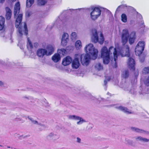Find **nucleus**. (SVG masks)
Masks as SVG:
<instances>
[{"mask_svg": "<svg viewBox=\"0 0 149 149\" xmlns=\"http://www.w3.org/2000/svg\"><path fill=\"white\" fill-rule=\"evenodd\" d=\"M113 49V58L115 63L116 64V61L117 59L118 56H120L121 57L127 56L130 57V48L128 45H126L125 47L120 50L119 51L117 52V49L114 48L113 46L110 47L109 49L107 47L104 46L102 48L101 51L100 57L102 58L103 63L104 64H107L110 62L111 58L112 57V53L111 52V50Z\"/></svg>", "mask_w": 149, "mask_h": 149, "instance_id": "1", "label": "nucleus"}, {"mask_svg": "<svg viewBox=\"0 0 149 149\" xmlns=\"http://www.w3.org/2000/svg\"><path fill=\"white\" fill-rule=\"evenodd\" d=\"M85 50L86 54L84 55H80L77 54L72 63V67L73 68H78L80 66L79 57L80 58L81 63L83 65L87 66L89 63L91 59V56L92 59H95L97 56L98 50L95 49L92 44H89L87 45L85 48Z\"/></svg>", "mask_w": 149, "mask_h": 149, "instance_id": "2", "label": "nucleus"}, {"mask_svg": "<svg viewBox=\"0 0 149 149\" xmlns=\"http://www.w3.org/2000/svg\"><path fill=\"white\" fill-rule=\"evenodd\" d=\"M20 8L19 2L18 1L15 4L14 9V17H16L18 15L16 19L15 25L16 28H18V31L20 36L22 37L24 33L26 36L28 35V30L26 23H24V28L22 25L23 15L22 14H18L19 12Z\"/></svg>", "mask_w": 149, "mask_h": 149, "instance_id": "3", "label": "nucleus"}, {"mask_svg": "<svg viewBox=\"0 0 149 149\" xmlns=\"http://www.w3.org/2000/svg\"><path fill=\"white\" fill-rule=\"evenodd\" d=\"M91 40L94 43L98 42L101 45L103 44L104 41L103 35L102 33H100V38L99 39L97 31L96 30H95L93 31Z\"/></svg>", "mask_w": 149, "mask_h": 149, "instance_id": "4", "label": "nucleus"}, {"mask_svg": "<svg viewBox=\"0 0 149 149\" xmlns=\"http://www.w3.org/2000/svg\"><path fill=\"white\" fill-rule=\"evenodd\" d=\"M145 46V42L143 41L139 42L136 47L135 52L136 54L138 56L141 55L144 50Z\"/></svg>", "mask_w": 149, "mask_h": 149, "instance_id": "5", "label": "nucleus"}, {"mask_svg": "<svg viewBox=\"0 0 149 149\" xmlns=\"http://www.w3.org/2000/svg\"><path fill=\"white\" fill-rule=\"evenodd\" d=\"M101 14V10L98 7H95L93 11L91 13V18L93 20L97 19Z\"/></svg>", "mask_w": 149, "mask_h": 149, "instance_id": "6", "label": "nucleus"}, {"mask_svg": "<svg viewBox=\"0 0 149 149\" xmlns=\"http://www.w3.org/2000/svg\"><path fill=\"white\" fill-rule=\"evenodd\" d=\"M129 34L127 29L123 30L121 36V41L123 45H125L128 41Z\"/></svg>", "mask_w": 149, "mask_h": 149, "instance_id": "7", "label": "nucleus"}, {"mask_svg": "<svg viewBox=\"0 0 149 149\" xmlns=\"http://www.w3.org/2000/svg\"><path fill=\"white\" fill-rule=\"evenodd\" d=\"M127 64L130 69L134 71L135 70V63L134 60L131 57H129L128 59Z\"/></svg>", "mask_w": 149, "mask_h": 149, "instance_id": "8", "label": "nucleus"}, {"mask_svg": "<svg viewBox=\"0 0 149 149\" xmlns=\"http://www.w3.org/2000/svg\"><path fill=\"white\" fill-rule=\"evenodd\" d=\"M72 61V58L70 56H68L63 59L62 64L64 66H67L70 64Z\"/></svg>", "mask_w": 149, "mask_h": 149, "instance_id": "9", "label": "nucleus"}, {"mask_svg": "<svg viewBox=\"0 0 149 149\" xmlns=\"http://www.w3.org/2000/svg\"><path fill=\"white\" fill-rule=\"evenodd\" d=\"M68 40V34L66 33H64L61 39V44L63 46H66Z\"/></svg>", "mask_w": 149, "mask_h": 149, "instance_id": "10", "label": "nucleus"}, {"mask_svg": "<svg viewBox=\"0 0 149 149\" xmlns=\"http://www.w3.org/2000/svg\"><path fill=\"white\" fill-rule=\"evenodd\" d=\"M47 50L45 49L40 48L38 49L37 52V56L41 57H43L44 55L47 56Z\"/></svg>", "mask_w": 149, "mask_h": 149, "instance_id": "11", "label": "nucleus"}, {"mask_svg": "<svg viewBox=\"0 0 149 149\" xmlns=\"http://www.w3.org/2000/svg\"><path fill=\"white\" fill-rule=\"evenodd\" d=\"M46 49L47 56L51 55L54 52V47L52 45H48Z\"/></svg>", "mask_w": 149, "mask_h": 149, "instance_id": "12", "label": "nucleus"}, {"mask_svg": "<svg viewBox=\"0 0 149 149\" xmlns=\"http://www.w3.org/2000/svg\"><path fill=\"white\" fill-rule=\"evenodd\" d=\"M136 38V33L135 32L133 31L131 33L130 37L129 39V43L131 45L134 42Z\"/></svg>", "mask_w": 149, "mask_h": 149, "instance_id": "13", "label": "nucleus"}, {"mask_svg": "<svg viewBox=\"0 0 149 149\" xmlns=\"http://www.w3.org/2000/svg\"><path fill=\"white\" fill-rule=\"evenodd\" d=\"M116 108L125 113L127 114H131L132 113V112L130 111L127 108L125 107L121 106L117 107Z\"/></svg>", "mask_w": 149, "mask_h": 149, "instance_id": "14", "label": "nucleus"}, {"mask_svg": "<svg viewBox=\"0 0 149 149\" xmlns=\"http://www.w3.org/2000/svg\"><path fill=\"white\" fill-rule=\"evenodd\" d=\"M5 9L6 11V18L7 20H9L11 17L12 12L10 8L8 7L6 8Z\"/></svg>", "mask_w": 149, "mask_h": 149, "instance_id": "15", "label": "nucleus"}, {"mask_svg": "<svg viewBox=\"0 0 149 149\" xmlns=\"http://www.w3.org/2000/svg\"><path fill=\"white\" fill-rule=\"evenodd\" d=\"M52 59L54 62H58L61 59L60 54L58 53L55 54L52 57Z\"/></svg>", "mask_w": 149, "mask_h": 149, "instance_id": "16", "label": "nucleus"}, {"mask_svg": "<svg viewBox=\"0 0 149 149\" xmlns=\"http://www.w3.org/2000/svg\"><path fill=\"white\" fill-rule=\"evenodd\" d=\"M70 118L71 119H74L75 120H79V121L77 122V124H80L81 123L83 122L84 121V120L81 118L76 116L75 115H72L70 116Z\"/></svg>", "mask_w": 149, "mask_h": 149, "instance_id": "17", "label": "nucleus"}, {"mask_svg": "<svg viewBox=\"0 0 149 149\" xmlns=\"http://www.w3.org/2000/svg\"><path fill=\"white\" fill-rule=\"evenodd\" d=\"M5 19L4 17L0 16V31L2 30L5 26Z\"/></svg>", "mask_w": 149, "mask_h": 149, "instance_id": "18", "label": "nucleus"}, {"mask_svg": "<svg viewBox=\"0 0 149 149\" xmlns=\"http://www.w3.org/2000/svg\"><path fill=\"white\" fill-rule=\"evenodd\" d=\"M34 2V0H26V6L27 8L31 7L33 4Z\"/></svg>", "mask_w": 149, "mask_h": 149, "instance_id": "19", "label": "nucleus"}, {"mask_svg": "<svg viewBox=\"0 0 149 149\" xmlns=\"http://www.w3.org/2000/svg\"><path fill=\"white\" fill-rule=\"evenodd\" d=\"M47 1L45 0H38L37 4L39 6L44 5L47 3Z\"/></svg>", "mask_w": 149, "mask_h": 149, "instance_id": "20", "label": "nucleus"}, {"mask_svg": "<svg viewBox=\"0 0 149 149\" xmlns=\"http://www.w3.org/2000/svg\"><path fill=\"white\" fill-rule=\"evenodd\" d=\"M81 42L80 40H78L76 41L75 43V47L77 49L81 48Z\"/></svg>", "mask_w": 149, "mask_h": 149, "instance_id": "21", "label": "nucleus"}, {"mask_svg": "<svg viewBox=\"0 0 149 149\" xmlns=\"http://www.w3.org/2000/svg\"><path fill=\"white\" fill-rule=\"evenodd\" d=\"M121 21L124 22H126L127 20V16L125 14H122L121 15Z\"/></svg>", "mask_w": 149, "mask_h": 149, "instance_id": "22", "label": "nucleus"}, {"mask_svg": "<svg viewBox=\"0 0 149 149\" xmlns=\"http://www.w3.org/2000/svg\"><path fill=\"white\" fill-rule=\"evenodd\" d=\"M136 139H138L139 140L142 141H143L147 142H148L149 139L146 138H143L141 136H138L136 138Z\"/></svg>", "mask_w": 149, "mask_h": 149, "instance_id": "23", "label": "nucleus"}, {"mask_svg": "<svg viewBox=\"0 0 149 149\" xmlns=\"http://www.w3.org/2000/svg\"><path fill=\"white\" fill-rule=\"evenodd\" d=\"M57 51L59 53V54H61L63 55H64L66 52V50L64 49H58Z\"/></svg>", "mask_w": 149, "mask_h": 149, "instance_id": "24", "label": "nucleus"}, {"mask_svg": "<svg viewBox=\"0 0 149 149\" xmlns=\"http://www.w3.org/2000/svg\"><path fill=\"white\" fill-rule=\"evenodd\" d=\"M123 77L124 78H126L128 77L129 75V72L128 70L125 71L124 73L123 74Z\"/></svg>", "mask_w": 149, "mask_h": 149, "instance_id": "25", "label": "nucleus"}, {"mask_svg": "<svg viewBox=\"0 0 149 149\" xmlns=\"http://www.w3.org/2000/svg\"><path fill=\"white\" fill-rule=\"evenodd\" d=\"M143 73L145 74L149 73V67L144 68L142 71Z\"/></svg>", "mask_w": 149, "mask_h": 149, "instance_id": "26", "label": "nucleus"}, {"mask_svg": "<svg viewBox=\"0 0 149 149\" xmlns=\"http://www.w3.org/2000/svg\"><path fill=\"white\" fill-rule=\"evenodd\" d=\"M95 67L99 70H101L103 69V66L100 63H98L95 65Z\"/></svg>", "mask_w": 149, "mask_h": 149, "instance_id": "27", "label": "nucleus"}, {"mask_svg": "<svg viewBox=\"0 0 149 149\" xmlns=\"http://www.w3.org/2000/svg\"><path fill=\"white\" fill-rule=\"evenodd\" d=\"M131 129H132L134 130L135 131L138 132H141L142 131L145 132L144 131L142 130H141L138 128H136L134 127H132Z\"/></svg>", "mask_w": 149, "mask_h": 149, "instance_id": "28", "label": "nucleus"}, {"mask_svg": "<svg viewBox=\"0 0 149 149\" xmlns=\"http://www.w3.org/2000/svg\"><path fill=\"white\" fill-rule=\"evenodd\" d=\"M77 36V34L75 32H73L71 34V38L72 40L76 38Z\"/></svg>", "mask_w": 149, "mask_h": 149, "instance_id": "29", "label": "nucleus"}, {"mask_svg": "<svg viewBox=\"0 0 149 149\" xmlns=\"http://www.w3.org/2000/svg\"><path fill=\"white\" fill-rule=\"evenodd\" d=\"M144 84L147 86H149V76L144 82Z\"/></svg>", "mask_w": 149, "mask_h": 149, "instance_id": "30", "label": "nucleus"}, {"mask_svg": "<svg viewBox=\"0 0 149 149\" xmlns=\"http://www.w3.org/2000/svg\"><path fill=\"white\" fill-rule=\"evenodd\" d=\"M29 45L30 47V48H32L33 47V45H32L31 42V41L29 40Z\"/></svg>", "mask_w": 149, "mask_h": 149, "instance_id": "31", "label": "nucleus"}, {"mask_svg": "<svg viewBox=\"0 0 149 149\" xmlns=\"http://www.w3.org/2000/svg\"><path fill=\"white\" fill-rule=\"evenodd\" d=\"M81 139L79 137L77 138V141L78 142L80 143L81 141Z\"/></svg>", "mask_w": 149, "mask_h": 149, "instance_id": "32", "label": "nucleus"}, {"mask_svg": "<svg viewBox=\"0 0 149 149\" xmlns=\"http://www.w3.org/2000/svg\"><path fill=\"white\" fill-rule=\"evenodd\" d=\"M5 0H0V3H3L5 1Z\"/></svg>", "mask_w": 149, "mask_h": 149, "instance_id": "33", "label": "nucleus"}, {"mask_svg": "<svg viewBox=\"0 0 149 149\" xmlns=\"http://www.w3.org/2000/svg\"><path fill=\"white\" fill-rule=\"evenodd\" d=\"M3 85V83L1 81H0V86H2Z\"/></svg>", "mask_w": 149, "mask_h": 149, "instance_id": "34", "label": "nucleus"}, {"mask_svg": "<svg viewBox=\"0 0 149 149\" xmlns=\"http://www.w3.org/2000/svg\"><path fill=\"white\" fill-rule=\"evenodd\" d=\"M104 84H105V85H106V84H107V81H105H105H104Z\"/></svg>", "mask_w": 149, "mask_h": 149, "instance_id": "35", "label": "nucleus"}, {"mask_svg": "<svg viewBox=\"0 0 149 149\" xmlns=\"http://www.w3.org/2000/svg\"><path fill=\"white\" fill-rule=\"evenodd\" d=\"M13 2H15L16 1V0H11Z\"/></svg>", "mask_w": 149, "mask_h": 149, "instance_id": "36", "label": "nucleus"}, {"mask_svg": "<svg viewBox=\"0 0 149 149\" xmlns=\"http://www.w3.org/2000/svg\"><path fill=\"white\" fill-rule=\"evenodd\" d=\"M7 148H10V147H9V146H8V147H7Z\"/></svg>", "mask_w": 149, "mask_h": 149, "instance_id": "37", "label": "nucleus"}, {"mask_svg": "<svg viewBox=\"0 0 149 149\" xmlns=\"http://www.w3.org/2000/svg\"><path fill=\"white\" fill-rule=\"evenodd\" d=\"M138 75V74H137V75Z\"/></svg>", "mask_w": 149, "mask_h": 149, "instance_id": "38", "label": "nucleus"}, {"mask_svg": "<svg viewBox=\"0 0 149 149\" xmlns=\"http://www.w3.org/2000/svg\"><path fill=\"white\" fill-rule=\"evenodd\" d=\"M0 146H1L0 145Z\"/></svg>", "mask_w": 149, "mask_h": 149, "instance_id": "39", "label": "nucleus"}, {"mask_svg": "<svg viewBox=\"0 0 149 149\" xmlns=\"http://www.w3.org/2000/svg\"><path fill=\"white\" fill-rule=\"evenodd\" d=\"M15 149H16L15 148Z\"/></svg>", "mask_w": 149, "mask_h": 149, "instance_id": "40", "label": "nucleus"}]
</instances>
